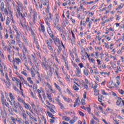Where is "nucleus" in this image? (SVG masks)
I'll list each match as a JSON object with an SVG mask.
<instances>
[{"instance_id": "f257e3e1", "label": "nucleus", "mask_w": 124, "mask_h": 124, "mask_svg": "<svg viewBox=\"0 0 124 124\" xmlns=\"http://www.w3.org/2000/svg\"><path fill=\"white\" fill-rule=\"evenodd\" d=\"M41 65L45 70H48L49 67H50V64L47 62V59L45 58H44V60L41 62Z\"/></svg>"}, {"instance_id": "f03ea898", "label": "nucleus", "mask_w": 124, "mask_h": 124, "mask_svg": "<svg viewBox=\"0 0 124 124\" xmlns=\"http://www.w3.org/2000/svg\"><path fill=\"white\" fill-rule=\"evenodd\" d=\"M48 69L49 70V71L47 72V76L49 78H51V77L53 76V74H54L55 71V69L53 67V65L52 64H50V66Z\"/></svg>"}, {"instance_id": "7ed1b4c3", "label": "nucleus", "mask_w": 124, "mask_h": 124, "mask_svg": "<svg viewBox=\"0 0 124 124\" xmlns=\"http://www.w3.org/2000/svg\"><path fill=\"white\" fill-rule=\"evenodd\" d=\"M13 104L15 108V109H14V112H15V113H18V107L19 108V107L21 106V104H20V103L19 102L17 103L15 101L13 102Z\"/></svg>"}, {"instance_id": "20e7f679", "label": "nucleus", "mask_w": 124, "mask_h": 124, "mask_svg": "<svg viewBox=\"0 0 124 124\" xmlns=\"http://www.w3.org/2000/svg\"><path fill=\"white\" fill-rule=\"evenodd\" d=\"M15 62H16V64L19 65V63L21 62V60L18 58H14L13 60V63H15Z\"/></svg>"}, {"instance_id": "39448f33", "label": "nucleus", "mask_w": 124, "mask_h": 124, "mask_svg": "<svg viewBox=\"0 0 124 124\" xmlns=\"http://www.w3.org/2000/svg\"><path fill=\"white\" fill-rule=\"evenodd\" d=\"M69 24V22H68V20L66 18V17H65V20L62 22V27H66V25H68Z\"/></svg>"}, {"instance_id": "423d86ee", "label": "nucleus", "mask_w": 124, "mask_h": 124, "mask_svg": "<svg viewBox=\"0 0 124 124\" xmlns=\"http://www.w3.org/2000/svg\"><path fill=\"white\" fill-rule=\"evenodd\" d=\"M85 56L86 58H87V57L89 61H91V62H92L93 63H94L95 60H94V59H91V58H90V57L91 55H88V53L85 52Z\"/></svg>"}, {"instance_id": "0eeeda50", "label": "nucleus", "mask_w": 124, "mask_h": 124, "mask_svg": "<svg viewBox=\"0 0 124 124\" xmlns=\"http://www.w3.org/2000/svg\"><path fill=\"white\" fill-rule=\"evenodd\" d=\"M15 37L16 41H17L18 43H21V41H20V33H19V32H16V34Z\"/></svg>"}, {"instance_id": "6e6552de", "label": "nucleus", "mask_w": 124, "mask_h": 124, "mask_svg": "<svg viewBox=\"0 0 124 124\" xmlns=\"http://www.w3.org/2000/svg\"><path fill=\"white\" fill-rule=\"evenodd\" d=\"M39 4V5H38ZM38 4H37L35 5V7L37 10H41L42 9V3L38 2Z\"/></svg>"}, {"instance_id": "1a4fd4ad", "label": "nucleus", "mask_w": 124, "mask_h": 124, "mask_svg": "<svg viewBox=\"0 0 124 124\" xmlns=\"http://www.w3.org/2000/svg\"><path fill=\"white\" fill-rule=\"evenodd\" d=\"M52 40H53L54 43L55 44V45H57V43H58L59 44L61 43V41H60V39H59V38H57L56 36L54 37V39H52Z\"/></svg>"}, {"instance_id": "9d476101", "label": "nucleus", "mask_w": 124, "mask_h": 124, "mask_svg": "<svg viewBox=\"0 0 124 124\" xmlns=\"http://www.w3.org/2000/svg\"><path fill=\"white\" fill-rule=\"evenodd\" d=\"M1 103L2 104H4V103L6 102V100L4 99V95L2 93H1Z\"/></svg>"}, {"instance_id": "9b49d317", "label": "nucleus", "mask_w": 124, "mask_h": 124, "mask_svg": "<svg viewBox=\"0 0 124 124\" xmlns=\"http://www.w3.org/2000/svg\"><path fill=\"white\" fill-rule=\"evenodd\" d=\"M63 98L65 100V101H66V102H68L69 103H71L72 102V100L69 98H66L65 96H63Z\"/></svg>"}, {"instance_id": "f8f14e48", "label": "nucleus", "mask_w": 124, "mask_h": 124, "mask_svg": "<svg viewBox=\"0 0 124 124\" xmlns=\"http://www.w3.org/2000/svg\"><path fill=\"white\" fill-rule=\"evenodd\" d=\"M54 28H56V27H58V26H59V19L58 17H56V19H55V21H54Z\"/></svg>"}, {"instance_id": "ddd939ff", "label": "nucleus", "mask_w": 124, "mask_h": 124, "mask_svg": "<svg viewBox=\"0 0 124 124\" xmlns=\"http://www.w3.org/2000/svg\"><path fill=\"white\" fill-rule=\"evenodd\" d=\"M122 98L120 97L118 98V100L116 102V104L117 105H118V106H120V105H121V103H122Z\"/></svg>"}, {"instance_id": "4468645a", "label": "nucleus", "mask_w": 124, "mask_h": 124, "mask_svg": "<svg viewBox=\"0 0 124 124\" xmlns=\"http://www.w3.org/2000/svg\"><path fill=\"white\" fill-rule=\"evenodd\" d=\"M9 94L10 98H11V101H15L14 100H15V97L13 96V94H12L11 93H10Z\"/></svg>"}, {"instance_id": "2eb2a0df", "label": "nucleus", "mask_w": 124, "mask_h": 124, "mask_svg": "<svg viewBox=\"0 0 124 124\" xmlns=\"http://www.w3.org/2000/svg\"><path fill=\"white\" fill-rule=\"evenodd\" d=\"M54 86L55 88L59 91V92H60V93L62 92V89H61V87H60V86L57 84V83H54Z\"/></svg>"}, {"instance_id": "dca6fc26", "label": "nucleus", "mask_w": 124, "mask_h": 124, "mask_svg": "<svg viewBox=\"0 0 124 124\" xmlns=\"http://www.w3.org/2000/svg\"><path fill=\"white\" fill-rule=\"evenodd\" d=\"M31 75L32 76V77L33 78H34V76H35V71L32 69V68H31Z\"/></svg>"}, {"instance_id": "f3484780", "label": "nucleus", "mask_w": 124, "mask_h": 124, "mask_svg": "<svg viewBox=\"0 0 124 124\" xmlns=\"http://www.w3.org/2000/svg\"><path fill=\"white\" fill-rule=\"evenodd\" d=\"M78 118L76 117H75L73 118V119L69 121V124H73L74 123H75V121L77 120Z\"/></svg>"}, {"instance_id": "a211bd4d", "label": "nucleus", "mask_w": 124, "mask_h": 124, "mask_svg": "<svg viewBox=\"0 0 124 124\" xmlns=\"http://www.w3.org/2000/svg\"><path fill=\"white\" fill-rule=\"evenodd\" d=\"M5 84L7 89H10L11 87V84L10 83V81H7Z\"/></svg>"}, {"instance_id": "6ab92c4d", "label": "nucleus", "mask_w": 124, "mask_h": 124, "mask_svg": "<svg viewBox=\"0 0 124 124\" xmlns=\"http://www.w3.org/2000/svg\"><path fill=\"white\" fill-rule=\"evenodd\" d=\"M76 75L78 77H81V70L76 71Z\"/></svg>"}, {"instance_id": "aec40b11", "label": "nucleus", "mask_w": 124, "mask_h": 124, "mask_svg": "<svg viewBox=\"0 0 124 124\" xmlns=\"http://www.w3.org/2000/svg\"><path fill=\"white\" fill-rule=\"evenodd\" d=\"M41 3L43 4L44 6L47 5V0H40Z\"/></svg>"}, {"instance_id": "412c9836", "label": "nucleus", "mask_w": 124, "mask_h": 124, "mask_svg": "<svg viewBox=\"0 0 124 124\" xmlns=\"http://www.w3.org/2000/svg\"><path fill=\"white\" fill-rule=\"evenodd\" d=\"M31 58L32 59L33 62L35 63H36V56L35 55L31 54Z\"/></svg>"}, {"instance_id": "4be33fe9", "label": "nucleus", "mask_w": 124, "mask_h": 124, "mask_svg": "<svg viewBox=\"0 0 124 124\" xmlns=\"http://www.w3.org/2000/svg\"><path fill=\"white\" fill-rule=\"evenodd\" d=\"M46 86H47V88L49 89V91L51 93L53 92V89H52V86L50 85L48 83H47Z\"/></svg>"}, {"instance_id": "5701e85b", "label": "nucleus", "mask_w": 124, "mask_h": 124, "mask_svg": "<svg viewBox=\"0 0 124 124\" xmlns=\"http://www.w3.org/2000/svg\"><path fill=\"white\" fill-rule=\"evenodd\" d=\"M23 105H24V108H25V109H27V110L29 109V107L31 106H30L29 104H27L25 102H24V103H23Z\"/></svg>"}, {"instance_id": "b1692460", "label": "nucleus", "mask_w": 124, "mask_h": 124, "mask_svg": "<svg viewBox=\"0 0 124 124\" xmlns=\"http://www.w3.org/2000/svg\"><path fill=\"white\" fill-rule=\"evenodd\" d=\"M0 8L1 11H3L4 9V3H3V2H1Z\"/></svg>"}, {"instance_id": "393cba45", "label": "nucleus", "mask_w": 124, "mask_h": 124, "mask_svg": "<svg viewBox=\"0 0 124 124\" xmlns=\"http://www.w3.org/2000/svg\"><path fill=\"white\" fill-rule=\"evenodd\" d=\"M83 73L85 76H89V71L87 69L83 70Z\"/></svg>"}, {"instance_id": "a878e982", "label": "nucleus", "mask_w": 124, "mask_h": 124, "mask_svg": "<svg viewBox=\"0 0 124 124\" xmlns=\"http://www.w3.org/2000/svg\"><path fill=\"white\" fill-rule=\"evenodd\" d=\"M22 116L24 120H27L28 118L27 117V114H26V112L22 113Z\"/></svg>"}, {"instance_id": "bb28decb", "label": "nucleus", "mask_w": 124, "mask_h": 124, "mask_svg": "<svg viewBox=\"0 0 124 124\" xmlns=\"http://www.w3.org/2000/svg\"><path fill=\"white\" fill-rule=\"evenodd\" d=\"M9 24H10V18H9V17H7L6 25V26H8Z\"/></svg>"}, {"instance_id": "cd10ccee", "label": "nucleus", "mask_w": 124, "mask_h": 124, "mask_svg": "<svg viewBox=\"0 0 124 124\" xmlns=\"http://www.w3.org/2000/svg\"><path fill=\"white\" fill-rule=\"evenodd\" d=\"M62 119L64 120V121H65L66 122H68L70 120V118L69 117H68L67 116H63L62 117Z\"/></svg>"}, {"instance_id": "c85d7f7f", "label": "nucleus", "mask_w": 124, "mask_h": 124, "mask_svg": "<svg viewBox=\"0 0 124 124\" xmlns=\"http://www.w3.org/2000/svg\"><path fill=\"white\" fill-rule=\"evenodd\" d=\"M19 108V110H18V111H19V112H21L22 113H24V112H26L25 111V110H24V108H23V107H22V106H20V107H19V108Z\"/></svg>"}, {"instance_id": "c756f323", "label": "nucleus", "mask_w": 124, "mask_h": 124, "mask_svg": "<svg viewBox=\"0 0 124 124\" xmlns=\"http://www.w3.org/2000/svg\"><path fill=\"white\" fill-rule=\"evenodd\" d=\"M27 81L28 82H29L31 85H32V84H33V81H32V80H31V77H28L27 78Z\"/></svg>"}, {"instance_id": "7c9ffc66", "label": "nucleus", "mask_w": 124, "mask_h": 124, "mask_svg": "<svg viewBox=\"0 0 124 124\" xmlns=\"http://www.w3.org/2000/svg\"><path fill=\"white\" fill-rule=\"evenodd\" d=\"M57 70H54V72H53V74H54V76H57L58 78H59V74Z\"/></svg>"}, {"instance_id": "2f4dec72", "label": "nucleus", "mask_w": 124, "mask_h": 124, "mask_svg": "<svg viewBox=\"0 0 124 124\" xmlns=\"http://www.w3.org/2000/svg\"><path fill=\"white\" fill-rule=\"evenodd\" d=\"M41 30L43 32H45V27L43 24H41Z\"/></svg>"}, {"instance_id": "473e14b6", "label": "nucleus", "mask_w": 124, "mask_h": 124, "mask_svg": "<svg viewBox=\"0 0 124 124\" xmlns=\"http://www.w3.org/2000/svg\"><path fill=\"white\" fill-rule=\"evenodd\" d=\"M17 100H18V101H19V102H20L21 103L24 104L25 103V101H24V100H23V99H22L20 97L17 98Z\"/></svg>"}, {"instance_id": "72a5a7b5", "label": "nucleus", "mask_w": 124, "mask_h": 124, "mask_svg": "<svg viewBox=\"0 0 124 124\" xmlns=\"http://www.w3.org/2000/svg\"><path fill=\"white\" fill-rule=\"evenodd\" d=\"M108 85L109 86V89H112V86L114 87V86H113V80L109 81L108 83Z\"/></svg>"}, {"instance_id": "f704fd0d", "label": "nucleus", "mask_w": 124, "mask_h": 124, "mask_svg": "<svg viewBox=\"0 0 124 124\" xmlns=\"http://www.w3.org/2000/svg\"><path fill=\"white\" fill-rule=\"evenodd\" d=\"M61 35L62 36V40H63V41H66V38H65V36H64V34L61 33Z\"/></svg>"}, {"instance_id": "c9c22d12", "label": "nucleus", "mask_w": 124, "mask_h": 124, "mask_svg": "<svg viewBox=\"0 0 124 124\" xmlns=\"http://www.w3.org/2000/svg\"><path fill=\"white\" fill-rule=\"evenodd\" d=\"M58 105H59V106H60V108L62 109V110L63 109H65L64 106H63V105L62 104V103H59Z\"/></svg>"}, {"instance_id": "e433bc0d", "label": "nucleus", "mask_w": 124, "mask_h": 124, "mask_svg": "<svg viewBox=\"0 0 124 124\" xmlns=\"http://www.w3.org/2000/svg\"><path fill=\"white\" fill-rule=\"evenodd\" d=\"M48 34L49 35V36H50V37L52 38V39H55V35H54V34H53V33L51 32H49V33H48Z\"/></svg>"}, {"instance_id": "4c0bfd02", "label": "nucleus", "mask_w": 124, "mask_h": 124, "mask_svg": "<svg viewBox=\"0 0 124 124\" xmlns=\"http://www.w3.org/2000/svg\"><path fill=\"white\" fill-rule=\"evenodd\" d=\"M10 119L12 121L13 124H16V119L14 117L11 116Z\"/></svg>"}, {"instance_id": "58836bf2", "label": "nucleus", "mask_w": 124, "mask_h": 124, "mask_svg": "<svg viewBox=\"0 0 124 124\" xmlns=\"http://www.w3.org/2000/svg\"><path fill=\"white\" fill-rule=\"evenodd\" d=\"M21 7V6H16V10L17 11V13L18 14V15H20V8Z\"/></svg>"}, {"instance_id": "ea45409f", "label": "nucleus", "mask_w": 124, "mask_h": 124, "mask_svg": "<svg viewBox=\"0 0 124 124\" xmlns=\"http://www.w3.org/2000/svg\"><path fill=\"white\" fill-rule=\"evenodd\" d=\"M1 45L3 47V49H5L6 46H5V43H4V41L2 40L1 42Z\"/></svg>"}, {"instance_id": "a19ab883", "label": "nucleus", "mask_w": 124, "mask_h": 124, "mask_svg": "<svg viewBox=\"0 0 124 124\" xmlns=\"http://www.w3.org/2000/svg\"><path fill=\"white\" fill-rule=\"evenodd\" d=\"M47 97L48 98L49 100H50L52 101V98H51V95L49 93H46Z\"/></svg>"}, {"instance_id": "79ce46f5", "label": "nucleus", "mask_w": 124, "mask_h": 124, "mask_svg": "<svg viewBox=\"0 0 124 124\" xmlns=\"http://www.w3.org/2000/svg\"><path fill=\"white\" fill-rule=\"evenodd\" d=\"M123 7H124V4L123 3H121L118 8H117V10H119V9H121V8H123Z\"/></svg>"}, {"instance_id": "37998d69", "label": "nucleus", "mask_w": 124, "mask_h": 124, "mask_svg": "<svg viewBox=\"0 0 124 124\" xmlns=\"http://www.w3.org/2000/svg\"><path fill=\"white\" fill-rule=\"evenodd\" d=\"M73 88L74 89V90L75 91H79V88H78V87L76 86V85H74L73 86Z\"/></svg>"}, {"instance_id": "c03bdc74", "label": "nucleus", "mask_w": 124, "mask_h": 124, "mask_svg": "<svg viewBox=\"0 0 124 124\" xmlns=\"http://www.w3.org/2000/svg\"><path fill=\"white\" fill-rule=\"evenodd\" d=\"M13 28L14 30V31H15L16 32L18 33V29L17 28V27H16V26H15V25H13Z\"/></svg>"}, {"instance_id": "a18cd8bd", "label": "nucleus", "mask_w": 124, "mask_h": 124, "mask_svg": "<svg viewBox=\"0 0 124 124\" xmlns=\"http://www.w3.org/2000/svg\"><path fill=\"white\" fill-rule=\"evenodd\" d=\"M47 47L50 51H51V52H53L54 49H53V47L51 45L47 46Z\"/></svg>"}, {"instance_id": "49530a36", "label": "nucleus", "mask_w": 124, "mask_h": 124, "mask_svg": "<svg viewBox=\"0 0 124 124\" xmlns=\"http://www.w3.org/2000/svg\"><path fill=\"white\" fill-rule=\"evenodd\" d=\"M22 74H23L24 76H26V77H28V74H27V72H26V70H24L21 72Z\"/></svg>"}, {"instance_id": "de8ad7c7", "label": "nucleus", "mask_w": 124, "mask_h": 124, "mask_svg": "<svg viewBox=\"0 0 124 124\" xmlns=\"http://www.w3.org/2000/svg\"><path fill=\"white\" fill-rule=\"evenodd\" d=\"M101 92L102 93V94H103L104 95H108V93H105V91L103 90H101Z\"/></svg>"}, {"instance_id": "09e8293b", "label": "nucleus", "mask_w": 124, "mask_h": 124, "mask_svg": "<svg viewBox=\"0 0 124 124\" xmlns=\"http://www.w3.org/2000/svg\"><path fill=\"white\" fill-rule=\"evenodd\" d=\"M33 40L34 41V43L36 45V46H38V45H39L38 44V42L36 40V39L35 38H33Z\"/></svg>"}, {"instance_id": "8fccbe9b", "label": "nucleus", "mask_w": 124, "mask_h": 124, "mask_svg": "<svg viewBox=\"0 0 124 124\" xmlns=\"http://www.w3.org/2000/svg\"><path fill=\"white\" fill-rule=\"evenodd\" d=\"M59 31L60 32H62V33L63 34H67V33H66V32H64L63 31V30L62 29V28L60 29V30Z\"/></svg>"}, {"instance_id": "3c124183", "label": "nucleus", "mask_w": 124, "mask_h": 124, "mask_svg": "<svg viewBox=\"0 0 124 124\" xmlns=\"http://www.w3.org/2000/svg\"><path fill=\"white\" fill-rule=\"evenodd\" d=\"M31 107H32V108L34 109V111H35V110H36V109L35 108V105H34V103H31Z\"/></svg>"}, {"instance_id": "603ef678", "label": "nucleus", "mask_w": 124, "mask_h": 124, "mask_svg": "<svg viewBox=\"0 0 124 124\" xmlns=\"http://www.w3.org/2000/svg\"><path fill=\"white\" fill-rule=\"evenodd\" d=\"M31 33L33 38H35V34L34 33V32L33 31H31Z\"/></svg>"}, {"instance_id": "864d4df0", "label": "nucleus", "mask_w": 124, "mask_h": 124, "mask_svg": "<svg viewBox=\"0 0 124 124\" xmlns=\"http://www.w3.org/2000/svg\"><path fill=\"white\" fill-rule=\"evenodd\" d=\"M23 81L24 84L25 85H26V86H28V87H30V84H29V83H28V81H27V80H25V79H24Z\"/></svg>"}, {"instance_id": "5fc2aeb1", "label": "nucleus", "mask_w": 124, "mask_h": 124, "mask_svg": "<svg viewBox=\"0 0 124 124\" xmlns=\"http://www.w3.org/2000/svg\"><path fill=\"white\" fill-rule=\"evenodd\" d=\"M66 91L68 94H70V95H72V93H71V92H70V91H69V89H68V88L66 89Z\"/></svg>"}, {"instance_id": "6e6d98bb", "label": "nucleus", "mask_w": 124, "mask_h": 124, "mask_svg": "<svg viewBox=\"0 0 124 124\" xmlns=\"http://www.w3.org/2000/svg\"><path fill=\"white\" fill-rule=\"evenodd\" d=\"M119 93L121 94H124V91L122 89L119 90Z\"/></svg>"}, {"instance_id": "4d7b16f0", "label": "nucleus", "mask_w": 124, "mask_h": 124, "mask_svg": "<svg viewBox=\"0 0 124 124\" xmlns=\"http://www.w3.org/2000/svg\"><path fill=\"white\" fill-rule=\"evenodd\" d=\"M79 101H80L79 98V97H78L76 99V100L75 102V103H76V104H78V102H79Z\"/></svg>"}, {"instance_id": "13d9d810", "label": "nucleus", "mask_w": 124, "mask_h": 124, "mask_svg": "<svg viewBox=\"0 0 124 124\" xmlns=\"http://www.w3.org/2000/svg\"><path fill=\"white\" fill-rule=\"evenodd\" d=\"M78 113L79 114L80 116L84 117V113L82 111L78 110Z\"/></svg>"}, {"instance_id": "bf43d9fd", "label": "nucleus", "mask_w": 124, "mask_h": 124, "mask_svg": "<svg viewBox=\"0 0 124 124\" xmlns=\"http://www.w3.org/2000/svg\"><path fill=\"white\" fill-rule=\"evenodd\" d=\"M11 43L12 45H14V44H15L16 43V41L15 40L13 39V40H11Z\"/></svg>"}, {"instance_id": "052dcab7", "label": "nucleus", "mask_w": 124, "mask_h": 124, "mask_svg": "<svg viewBox=\"0 0 124 124\" xmlns=\"http://www.w3.org/2000/svg\"><path fill=\"white\" fill-rule=\"evenodd\" d=\"M65 114H66V115H69L70 116H71V115H72V112L66 111Z\"/></svg>"}, {"instance_id": "680f3d73", "label": "nucleus", "mask_w": 124, "mask_h": 124, "mask_svg": "<svg viewBox=\"0 0 124 124\" xmlns=\"http://www.w3.org/2000/svg\"><path fill=\"white\" fill-rule=\"evenodd\" d=\"M13 89L14 90H15V91H16V92H19V89H18V88H17V87H16V86H14Z\"/></svg>"}, {"instance_id": "e2e57ef3", "label": "nucleus", "mask_w": 124, "mask_h": 124, "mask_svg": "<svg viewBox=\"0 0 124 124\" xmlns=\"http://www.w3.org/2000/svg\"><path fill=\"white\" fill-rule=\"evenodd\" d=\"M32 17L34 19V21H35L36 20V15L35 14H34L32 16Z\"/></svg>"}, {"instance_id": "0e129e2a", "label": "nucleus", "mask_w": 124, "mask_h": 124, "mask_svg": "<svg viewBox=\"0 0 124 124\" xmlns=\"http://www.w3.org/2000/svg\"><path fill=\"white\" fill-rule=\"evenodd\" d=\"M92 24H93V22H92V21H90L88 24L89 29H91V26H92Z\"/></svg>"}, {"instance_id": "69168bd1", "label": "nucleus", "mask_w": 124, "mask_h": 124, "mask_svg": "<svg viewBox=\"0 0 124 124\" xmlns=\"http://www.w3.org/2000/svg\"><path fill=\"white\" fill-rule=\"evenodd\" d=\"M23 50H24L25 52H28V49H27V47H26V46H25V45H23Z\"/></svg>"}, {"instance_id": "338daca9", "label": "nucleus", "mask_w": 124, "mask_h": 124, "mask_svg": "<svg viewBox=\"0 0 124 124\" xmlns=\"http://www.w3.org/2000/svg\"><path fill=\"white\" fill-rule=\"evenodd\" d=\"M81 104H82V105H85V100L81 99Z\"/></svg>"}, {"instance_id": "774afa93", "label": "nucleus", "mask_w": 124, "mask_h": 124, "mask_svg": "<svg viewBox=\"0 0 124 124\" xmlns=\"http://www.w3.org/2000/svg\"><path fill=\"white\" fill-rule=\"evenodd\" d=\"M87 110L89 114H91V108L87 107Z\"/></svg>"}]
</instances>
